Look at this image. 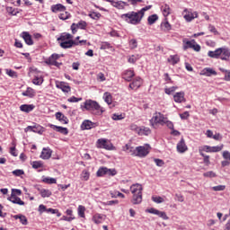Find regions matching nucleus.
Masks as SVG:
<instances>
[{
	"label": "nucleus",
	"instance_id": "obj_46",
	"mask_svg": "<svg viewBox=\"0 0 230 230\" xmlns=\"http://www.w3.org/2000/svg\"><path fill=\"white\" fill-rule=\"evenodd\" d=\"M89 17H91V19H93L94 21H98V19L102 17V14L100 13L93 12L89 13Z\"/></svg>",
	"mask_w": 230,
	"mask_h": 230
},
{
	"label": "nucleus",
	"instance_id": "obj_15",
	"mask_svg": "<svg viewBox=\"0 0 230 230\" xmlns=\"http://www.w3.org/2000/svg\"><path fill=\"white\" fill-rule=\"evenodd\" d=\"M177 152L179 154H184L185 152H188V146H186V142L184 141V138H181L180 142L177 144Z\"/></svg>",
	"mask_w": 230,
	"mask_h": 230
},
{
	"label": "nucleus",
	"instance_id": "obj_45",
	"mask_svg": "<svg viewBox=\"0 0 230 230\" xmlns=\"http://www.w3.org/2000/svg\"><path fill=\"white\" fill-rule=\"evenodd\" d=\"M89 177H91V173H89V171L84 170L81 173V178L83 181H89Z\"/></svg>",
	"mask_w": 230,
	"mask_h": 230
},
{
	"label": "nucleus",
	"instance_id": "obj_21",
	"mask_svg": "<svg viewBox=\"0 0 230 230\" xmlns=\"http://www.w3.org/2000/svg\"><path fill=\"white\" fill-rule=\"evenodd\" d=\"M21 37L25 41V44H27L28 46H33V40L31 39V35H30V32L23 31L21 34Z\"/></svg>",
	"mask_w": 230,
	"mask_h": 230
},
{
	"label": "nucleus",
	"instance_id": "obj_36",
	"mask_svg": "<svg viewBox=\"0 0 230 230\" xmlns=\"http://www.w3.org/2000/svg\"><path fill=\"white\" fill-rule=\"evenodd\" d=\"M22 96L33 98L35 96V90H33L31 87H28L27 90L22 93Z\"/></svg>",
	"mask_w": 230,
	"mask_h": 230
},
{
	"label": "nucleus",
	"instance_id": "obj_30",
	"mask_svg": "<svg viewBox=\"0 0 230 230\" xmlns=\"http://www.w3.org/2000/svg\"><path fill=\"white\" fill-rule=\"evenodd\" d=\"M51 12L57 13V12H66V6L62 4H57L51 6Z\"/></svg>",
	"mask_w": 230,
	"mask_h": 230
},
{
	"label": "nucleus",
	"instance_id": "obj_39",
	"mask_svg": "<svg viewBox=\"0 0 230 230\" xmlns=\"http://www.w3.org/2000/svg\"><path fill=\"white\" fill-rule=\"evenodd\" d=\"M103 99L105 102L108 103V105H111V103H112V95H111L110 93H104Z\"/></svg>",
	"mask_w": 230,
	"mask_h": 230
},
{
	"label": "nucleus",
	"instance_id": "obj_8",
	"mask_svg": "<svg viewBox=\"0 0 230 230\" xmlns=\"http://www.w3.org/2000/svg\"><path fill=\"white\" fill-rule=\"evenodd\" d=\"M146 213H150L151 215H156L157 217H159V218H162V220H169L170 219V217H168V215H166V212H164V211H160L154 208L146 209Z\"/></svg>",
	"mask_w": 230,
	"mask_h": 230
},
{
	"label": "nucleus",
	"instance_id": "obj_40",
	"mask_svg": "<svg viewBox=\"0 0 230 230\" xmlns=\"http://www.w3.org/2000/svg\"><path fill=\"white\" fill-rule=\"evenodd\" d=\"M44 82V79L42 76L36 75L34 79L32 80V83L34 85H42V83Z\"/></svg>",
	"mask_w": 230,
	"mask_h": 230
},
{
	"label": "nucleus",
	"instance_id": "obj_12",
	"mask_svg": "<svg viewBox=\"0 0 230 230\" xmlns=\"http://www.w3.org/2000/svg\"><path fill=\"white\" fill-rule=\"evenodd\" d=\"M200 76H217V73L211 67L203 68L199 72Z\"/></svg>",
	"mask_w": 230,
	"mask_h": 230
},
{
	"label": "nucleus",
	"instance_id": "obj_52",
	"mask_svg": "<svg viewBox=\"0 0 230 230\" xmlns=\"http://www.w3.org/2000/svg\"><path fill=\"white\" fill-rule=\"evenodd\" d=\"M111 118L114 121H119V119H124L125 117L123 116V114L114 113Z\"/></svg>",
	"mask_w": 230,
	"mask_h": 230
},
{
	"label": "nucleus",
	"instance_id": "obj_14",
	"mask_svg": "<svg viewBox=\"0 0 230 230\" xmlns=\"http://www.w3.org/2000/svg\"><path fill=\"white\" fill-rule=\"evenodd\" d=\"M143 85V79L141 77H136L131 84H129V89H132L133 91H137V89H139Z\"/></svg>",
	"mask_w": 230,
	"mask_h": 230
},
{
	"label": "nucleus",
	"instance_id": "obj_56",
	"mask_svg": "<svg viewBox=\"0 0 230 230\" xmlns=\"http://www.w3.org/2000/svg\"><path fill=\"white\" fill-rule=\"evenodd\" d=\"M152 8V5H147L143 7L140 11H138L139 14L142 15V18L145 17V13Z\"/></svg>",
	"mask_w": 230,
	"mask_h": 230
},
{
	"label": "nucleus",
	"instance_id": "obj_24",
	"mask_svg": "<svg viewBox=\"0 0 230 230\" xmlns=\"http://www.w3.org/2000/svg\"><path fill=\"white\" fill-rule=\"evenodd\" d=\"M167 62H169V64H171L172 66H175L176 64H179V62H181V57L179 55H171L168 59Z\"/></svg>",
	"mask_w": 230,
	"mask_h": 230
},
{
	"label": "nucleus",
	"instance_id": "obj_6",
	"mask_svg": "<svg viewBox=\"0 0 230 230\" xmlns=\"http://www.w3.org/2000/svg\"><path fill=\"white\" fill-rule=\"evenodd\" d=\"M194 49V51H200V45L197 44V41L195 40H183V49L186 51V49Z\"/></svg>",
	"mask_w": 230,
	"mask_h": 230
},
{
	"label": "nucleus",
	"instance_id": "obj_48",
	"mask_svg": "<svg viewBox=\"0 0 230 230\" xmlns=\"http://www.w3.org/2000/svg\"><path fill=\"white\" fill-rule=\"evenodd\" d=\"M177 89H179V87H177V86L165 88L164 93H165V94H172V93H175V91H177Z\"/></svg>",
	"mask_w": 230,
	"mask_h": 230
},
{
	"label": "nucleus",
	"instance_id": "obj_58",
	"mask_svg": "<svg viewBox=\"0 0 230 230\" xmlns=\"http://www.w3.org/2000/svg\"><path fill=\"white\" fill-rule=\"evenodd\" d=\"M164 125H166V127H167L168 128H170L171 130H173V122L168 120L167 118H165Z\"/></svg>",
	"mask_w": 230,
	"mask_h": 230
},
{
	"label": "nucleus",
	"instance_id": "obj_22",
	"mask_svg": "<svg viewBox=\"0 0 230 230\" xmlns=\"http://www.w3.org/2000/svg\"><path fill=\"white\" fill-rule=\"evenodd\" d=\"M50 128H53L54 130H57V132H59L60 134H63L64 136H67L69 134V131L67 130V128L60 127V126H55L53 124H50Z\"/></svg>",
	"mask_w": 230,
	"mask_h": 230
},
{
	"label": "nucleus",
	"instance_id": "obj_7",
	"mask_svg": "<svg viewBox=\"0 0 230 230\" xmlns=\"http://www.w3.org/2000/svg\"><path fill=\"white\" fill-rule=\"evenodd\" d=\"M182 15L187 22H191L193 19H197V17H199V13L191 12V9H184Z\"/></svg>",
	"mask_w": 230,
	"mask_h": 230
},
{
	"label": "nucleus",
	"instance_id": "obj_47",
	"mask_svg": "<svg viewBox=\"0 0 230 230\" xmlns=\"http://www.w3.org/2000/svg\"><path fill=\"white\" fill-rule=\"evenodd\" d=\"M43 182H46L47 184H57V179L55 178H44Z\"/></svg>",
	"mask_w": 230,
	"mask_h": 230
},
{
	"label": "nucleus",
	"instance_id": "obj_4",
	"mask_svg": "<svg viewBox=\"0 0 230 230\" xmlns=\"http://www.w3.org/2000/svg\"><path fill=\"white\" fill-rule=\"evenodd\" d=\"M120 18L123 19V21L126 22H128V24L137 25L143 20V14H140L139 11H132L128 12V13L121 14Z\"/></svg>",
	"mask_w": 230,
	"mask_h": 230
},
{
	"label": "nucleus",
	"instance_id": "obj_54",
	"mask_svg": "<svg viewBox=\"0 0 230 230\" xmlns=\"http://www.w3.org/2000/svg\"><path fill=\"white\" fill-rule=\"evenodd\" d=\"M203 176L209 177L210 179H213V177H217V173H215V172H213V171H209V172H204Z\"/></svg>",
	"mask_w": 230,
	"mask_h": 230
},
{
	"label": "nucleus",
	"instance_id": "obj_16",
	"mask_svg": "<svg viewBox=\"0 0 230 230\" xmlns=\"http://www.w3.org/2000/svg\"><path fill=\"white\" fill-rule=\"evenodd\" d=\"M43 128L40 125L37 126H28L25 128V132H34L35 134H42L44 130L42 129Z\"/></svg>",
	"mask_w": 230,
	"mask_h": 230
},
{
	"label": "nucleus",
	"instance_id": "obj_1",
	"mask_svg": "<svg viewBox=\"0 0 230 230\" xmlns=\"http://www.w3.org/2000/svg\"><path fill=\"white\" fill-rule=\"evenodd\" d=\"M84 109H85V111H88L94 116H102V114L105 112V110H103V107L100 106V103H98V102L93 101L91 99L86 100L84 102Z\"/></svg>",
	"mask_w": 230,
	"mask_h": 230
},
{
	"label": "nucleus",
	"instance_id": "obj_26",
	"mask_svg": "<svg viewBox=\"0 0 230 230\" xmlns=\"http://www.w3.org/2000/svg\"><path fill=\"white\" fill-rule=\"evenodd\" d=\"M51 154H52L51 149L44 147L42 149L40 158L44 159V160L50 159L51 158Z\"/></svg>",
	"mask_w": 230,
	"mask_h": 230
},
{
	"label": "nucleus",
	"instance_id": "obj_60",
	"mask_svg": "<svg viewBox=\"0 0 230 230\" xmlns=\"http://www.w3.org/2000/svg\"><path fill=\"white\" fill-rule=\"evenodd\" d=\"M222 148H224V145L211 146V152H221Z\"/></svg>",
	"mask_w": 230,
	"mask_h": 230
},
{
	"label": "nucleus",
	"instance_id": "obj_17",
	"mask_svg": "<svg viewBox=\"0 0 230 230\" xmlns=\"http://www.w3.org/2000/svg\"><path fill=\"white\" fill-rule=\"evenodd\" d=\"M60 46L63 49H68L69 48H73V46H78V42L73 40H68L66 41H61Z\"/></svg>",
	"mask_w": 230,
	"mask_h": 230
},
{
	"label": "nucleus",
	"instance_id": "obj_27",
	"mask_svg": "<svg viewBox=\"0 0 230 230\" xmlns=\"http://www.w3.org/2000/svg\"><path fill=\"white\" fill-rule=\"evenodd\" d=\"M134 71L133 70H126L122 75V78L127 82H130L132 78H134Z\"/></svg>",
	"mask_w": 230,
	"mask_h": 230
},
{
	"label": "nucleus",
	"instance_id": "obj_50",
	"mask_svg": "<svg viewBox=\"0 0 230 230\" xmlns=\"http://www.w3.org/2000/svg\"><path fill=\"white\" fill-rule=\"evenodd\" d=\"M118 173V172L116 171V169H109L106 167V175H111V177H114V175H116Z\"/></svg>",
	"mask_w": 230,
	"mask_h": 230
},
{
	"label": "nucleus",
	"instance_id": "obj_57",
	"mask_svg": "<svg viewBox=\"0 0 230 230\" xmlns=\"http://www.w3.org/2000/svg\"><path fill=\"white\" fill-rule=\"evenodd\" d=\"M13 175H15L16 177H21V175H24V171L21 169H17L13 171Z\"/></svg>",
	"mask_w": 230,
	"mask_h": 230
},
{
	"label": "nucleus",
	"instance_id": "obj_35",
	"mask_svg": "<svg viewBox=\"0 0 230 230\" xmlns=\"http://www.w3.org/2000/svg\"><path fill=\"white\" fill-rule=\"evenodd\" d=\"M73 39V35L70 33H62L59 38H58V40H61V42H65L67 40H71Z\"/></svg>",
	"mask_w": 230,
	"mask_h": 230
},
{
	"label": "nucleus",
	"instance_id": "obj_64",
	"mask_svg": "<svg viewBox=\"0 0 230 230\" xmlns=\"http://www.w3.org/2000/svg\"><path fill=\"white\" fill-rule=\"evenodd\" d=\"M180 118L181 119H188V118H190V112L185 111L183 113H181Z\"/></svg>",
	"mask_w": 230,
	"mask_h": 230
},
{
	"label": "nucleus",
	"instance_id": "obj_13",
	"mask_svg": "<svg viewBox=\"0 0 230 230\" xmlns=\"http://www.w3.org/2000/svg\"><path fill=\"white\" fill-rule=\"evenodd\" d=\"M137 157H146V155L149 154L148 147L137 146L136 147Z\"/></svg>",
	"mask_w": 230,
	"mask_h": 230
},
{
	"label": "nucleus",
	"instance_id": "obj_31",
	"mask_svg": "<svg viewBox=\"0 0 230 230\" xmlns=\"http://www.w3.org/2000/svg\"><path fill=\"white\" fill-rule=\"evenodd\" d=\"M56 119H58V121H60L61 123H64L65 125H67V123L69 121L67 119V117H66L65 114L62 112L56 113Z\"/></svg>",
	"mask_w": 230,
	"mask_h": 230
},
{
	"label": "nucleus",
	"instance_id": "obj_41",
	"mask_svg": "<svg viewBox=\"0 0 230 230\" xmlns=\"http://www.w3.org/2000/svg\"><path fill=\"white\" fill-rule=\"evenodd\" d=\"M97 177H103V175H107V167H101L97 171Z\"/></svg>",
	"mask_w": 230,
	"mask_h": 230
},
{
	"label": "nucleus",
	"instance_id": "obj_28",
	"mask_svg": "<svg viewBox=\"0 0 230 230\" xmlns=\"http://www.w3.org/2000/svg\"><path fill=\"white\" fill-rule=\"evenodd\" d=\"M82 130H91V128H94V123L91 120H84L81 125Z\"/></svg>",
	"mask_w": 230,
	"mask_h": 230
},
{
	"label": "nucleus",
	"instance_id": "obj_20",
	"mask_svg": "<svg viewBox=\"0 0 230 230\" xmlns=\"http://www.w3.org/2000/svg\"><path fill=\"white\" fill-rule=\"evenodd\" d=\"M56 87L58 89H61L63 93H71V86L67 85L65 82H58L56 83Z\"/></svg>",
	"mask_w": 230,
	"mask_h": 230
},
{
	"label": "nucleus",
	"instance_id": "obj_32",
	"mask_svg": "<svg viewBox=\"0 0 230 230\" xmlns=\"http://www.w3.org/2000/svg\"><path fill=\"white\" fill-rule=\"evenodd\" d=\"M150 134H152L150 128H146L145 126L140 127L138 136H150Z\"/></svg>",
	"mask_w": 230,
	"mask_h": 230
},
{
	"label": "nucleus",
	"instance_id": "obj_42",
	"mask_svg": "<svg viewBox=\"0 0 230 230\" xmlns=\"http://www.w3.org/2000/svg\"><path fill=\"white\" fill-rule=\"evenodd\" d=\"M77 211L81 218H85V207L79 205Z\"/></svg>",
	"mask_w": 230,
	"mask_h": 230
},
{
	"label": "nucleus",
	"instance_id": "obj_29",
	"mask_svg": "<svg viewBox=\"0 0 230 230\" xmlns=\"http://www.w3.org/2000/svg\"><path fill=\"white\" fill-rule=\"evenodd\" d=\"M33 109H35V105L33 104H22L20 106V111H22V112H26L27 114L31 112Z\"/></svg>",
	"mask_w": 230,
	"mask_h": 230
},
{
	"label": "nucleus",
	"instance_id": "obj_59",
	"mask_svg": "<svg viewBox=\"0 0 230 230\" xmlns=\"http://www.w3.org/2000/svg\"><path fill=\"white\" fill-rule=\"evenodd\" d=\"M140 128L141 127H137V125H136V124H131L129 126L130 130H133V132H136L137 134H139V128Z\"/></svg>",
	"mask_w": 230,
	"mask_h": 230
},
{
	"label": "nucleus",
	"instance_id": "obj_55",
	"mask_svg": "<svg viewBox=\"0 0 230 230\" xmlns=\"http://www.w3.org/2000/svg\"><path fill=\"white\" fill-rule=\"evenodd\" d=\"M67 102H69V103H77V102H82V98H76L75 96H72L67 99Z\"/></svg>",
	"mask_w": 230,
	"mask_h": 230
},
{
	"label": "nucleus",
	"instance_id": "obj_23",
	"mask_svg": "<svg viewBox=\"0 0 230 230\" xmlns=\"http://www.w3.org/2000/svg\"><path fill=\"white\" fill-rule=\"evenodd\" d=\"M173 100L176 103H182V102H186V99L184 98V92L176 93L173 95Z\"/></svg>",
	"mask_w": 230,
	"mask_h": 230
},
{
	"label": "nucleus",
	"instance_id": "obj_61",
	"mask_svg": "<svg viewBox=\"0 0 230 230\" xmlns=\"http://www.w3.org/2000/svg\"><path fill=\"white\" fill-rule=\"evenodd\" d=\"M129 46H130L131 49H136V48H137V40H130Z\"/></svg>",
	"mask_w": 230,
	"mask_h": 230
},
{
	"label": "nucleus",
	"instance_id": "obj_5",
	"mask_svg": "<svg viewBox=\"0 0 230 230\" xmlns=\"http://www.w3.org/2000/svg\"><path fill=\"white\" fill-rule=\"evenodd\" d=\"M166 119V117L163 115L161 112H155L152 119L149 120L150 126L153 128H157V125H164V120Z\"/></svg>",
	"mask_w": 230,
	"mask_h": 230
},
{
	"label": "nucleus",
	"instance_id": "obj_19",
	"mask_svg": "<svg viewBox=\"0 0 230 230\" xmlns=\"http://www.w3.org/2000/svg\"><path fill=\"white\" fill-rule=\"evenodd\" d=\"M107 218V216L103 214H94L92 220L94 224H103Z\"/></svg>",
	"mask_w": 230,
	"mask_h": 230
},
{
	"label": "nucleus",
	"instance_id": "obj_11",
	"mask_svg": "<svg viewBox=\"0 0 230 230\" xmlns=\"http://www.w3.org/2000/svg\"><path fill=\"white\" fill-rule=\"evenodd\" d=\"M108 3H111L114 8H118V10H125V6H128V3L124 1H114V0H107Z\"/></svg>",
	"mask_w": 230,
	"mask_h": 230
},
{
	"label": "nucleus",
	"instance_id": "obj_53",
	"mask_svg": "<svg viewBox=\"0 0 230 230\" xmlns=\"http://www.w3.org/2000/svg\"><path fill=\"white\" fill-rule=\"evenodd\" d=\"M213 191H224L226 190V185H217L212 187Z\"/></svg>",
	"mask_w": 230,
	"mask_h": 230
},
{
	"label": "nucleus",
	"instance_id": "obj_43",
	"mask_svg": "<svg viewBox=\"0 0 230 230\" xmlns=\"http://www.w3.org/2000/svg\"><path fill=\"white\" fill-rule=\"evenodd\" d=\"M58 17L59 19H61V21H67V19H71V13H69L68 12H65L60 13Z\"/></svg>",
	"mask_w": 230,
	"mask_h": 230
},
{
	"label": "nucleus",
	"instance_id": "obj_25",
	"mask_svg": "<svg viewBox=\"0 0 230 230\" xmlns=\"http://www.w3.org/2000/svg\"><path fill=\"white\" fill-rule=\"evenodd\" d=\"M13 218H14V220H20L22 226H28V218L22 214L14 215Z\"/></svg>",
	"mask_w": 230,
	"mask_h": 230
},
{
	"label": "nucleus",
	"instance_id": "obj_49",
	"mask_svg": "<svg viewBox=\"0 0 230 230\" xmlns=\"http://www.w3.org/2000/svg\"><path fill=\"white\" fill-rule=\"evenodd\" d=\"M152 200H153V202H155L156 204H163V202H164V199H163L160 196H158V197H152Z\"/></svg>",
	"mask_w": 230,
	"mask_h": 230
},
{
	"label": "nucleus",
	"instance_id": "obj_10",
	"mask_svg": "<svg viewBox=\"0 0 230 230\" xmlns=\"http://www.w3.org/2000/svg\"><path fill=\"white\" fill-rule=\"evenodd\" d=\"M87 28V22L85 21L81 20L78 22V23H72L71 25V31L73 35L76 33V31L79 30H85Z\"/></svg>",
	"mask_w": 230,
	"mask_h": 230
},
{
	"label": "nucleus",
	"instance_id": "obj_44",
	"mask_svg": "<svg viewBox=\"0 0 230 230\" xmlns=\"http://www.w3.org/2000/svg\"><path fill=\"white\" fill-rule=\"evenodd\" d=\"M199 154L203 157V161L205 164H207V166H209V164H211V162L209 161V155H204V153H202V150L200 149H199Z\"/></svg>",
	"mask_w": 230,
	"mask_h": 230
},
{
	"label": "nucleus",
	"instance_id": "obj_34",
	"mask_svg": "<svg viewBox=\"0 0 230 230\" xmlns=\"http://www.w3.org/2000/svg\"><path fill=\"white\" fill-rule=\"evenodd\" d=\"M38 191H40V194L42 197V199L49 198L52 195L51 190L48 189H38Z\"/></svg>",
	"mask_w": 230,
	"mask_h": 230
},
{
	"label": "nucleus",
	"instance_id": "obj_3",
	"mask_svg": "<svg viewBox=\"0 0 230 230\" xmlns=\"http://www.w3.org/2000/svg\"><path fill=\"white\" fill-rule=\"evenodd\" d=\"M208 57L210 58H220L221 60H229L230 49L227 47L218 48L216 50H209Z\"/></svg>",
	"mask_w": 230,
	"mask_h": 230
},
{
	"label": "nucleus",
	"instance_id": "obj_62",
	"mask_svg": "<svg viewBox=\"0 0 230 230\" xmlns=\"http://www.w3.org/2000/svg\"><path fill=\"white\" fill-rule=\"evenodd\" d=\"M138 58H139L137 56L133 55V56L129 57L128 62H129V64H136V62H137Z\"/></svg>",
	"mask_w": 230,
	"mask_h": 230
},
{
	"label": "nucleus",
	"instance_id": "obj_18",
	"mask_svg": "<svg viewBox=\"0 0 230 230\" xmlns=\"http://www.w3.org/2000/svg\"><path fill=\"white\" fill-rule=\"evenodd\" d=\"M7 200L13 202V204H18V206H24V201H22L21 198L17 197L14 193L11 194V196L7 198Z\"/></svg>",
	"mask_w": 230,
	"mask_h": 230
},
{
	"label": "nucleus",
	"instance_id": "obj_9",
	"mask_svg": "<svg viewBox=\"0 0 230 230\" xmlns=\"http://www.w3.org/2000/svg\"><path fill=\"white\" fill-rule=\"evenodd\" d=\"M97 148H104L105 150H112V144L105 138H99L96 144Z\"/></svg>",
	"mask_w": 230,
	"mask_h": 230
},
{
	"label": "nucleus",
	"instance_id": "obj_38",
	"mask_svg": "<svg viewBox=\"0 0 230 230\" xmlns=\"http://www.w3.org/2000/svg\"><path fill=\"white\" fill-rule=\"evenodd\" d=\"M159 16H157V14H152L147 18V22L150 26H152V24H155V22L156 21H158Z\"/></svg>",
	"mask_w": 230,
	"mask_h": 230
},
{
	"label": "nucleus",
	"instance_id": "obj_63",
	"mask_svg": "<svg viewBox=\"0 0 230 230\" xmlns=\"http://www.w3.org/2000/svg\"><path fill=\"white\" fill-rule=\"evenodd\" d=\"M127 150L129 154H131V155H135V157H137V155L136 154V148L128 147V146H127Z\"/></svg>",
	"mask_w": 230,
	"mask_h": 230
},
{
	"label": "nucleus",
	"instance_id": "obj_51",
	"mask_svg": "<svg viewBox=\"0 0 230 230\" xmlns=\"http://www.w3.org/2000/svg\"><path fill=\"white\" fill-rule=\"evenodd\" d=\"M32 168H34V170H38V168H42V162L40 161L32 162Z\"/></svg>",
	"mask_w": 230,
	"mask_h": 230
},
{
	"label": "nucleus",
	"instance_id": "obj_33",
	"mask_svg": "<svg viewBox=\"0 0 230 230\" xmlns=\"http://www.w3.org/2000/svg\"><path fill=\"white\" fill-rule=\"evenodd\" d=\"M161 11L164 17H168V15L172 13V8H170V5L167 4L161 6Z\"/></svg>",
	"mask_w": 230,
	"mask_h": 230
},
{
	"label": "nucleus",
	"instance_id": "obj_2",
	"mask_svg": "<svg viewBox=\"0 0 230 230\" xmlns=\"http://www.w3.org/2000/svg\"><path fill=\"white\" fill-rule=\"evenodd\" d=\"M130 191L133 195L131 199V203L134 206H137L143 202V185L139 183H135L130 186Z\"/></svg>",
	"mask_w": 230,
	"mask_h": 230
},
{
	"label": "nucleus",
	"instance_id": "obj_37",
	"mask_svg": "<svg viewBox=\"0 0 230 230\" xmlns=\"http://www.w3.org/2000/svg\"><path fill=\"white\" fill-rule=\"evenodd\" d=\"M110 195L111 199H118V197H120V199H125V194L118 191V190H111Z\"/></svg>",
	"mask_w": 230,
	"mask_h": 230
}]
</instances>
